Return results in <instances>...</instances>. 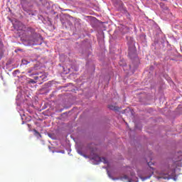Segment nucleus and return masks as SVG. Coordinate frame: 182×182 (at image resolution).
Instances as JSON below:
<instances>
[{
  "label": "nucleus",
  "mask_w": 182,
  "mask_h": 182,
  "mask_svg": "<svg viewBox=\"0 0 182 182\" xmlns=\"http://www.w3.org/2000/svg\"><path fill=\"white\" fill-rule=\"evenodd\" d=\"M21 4L23 9V11H29V9H28L29 6H31V4H29V2L26 0H21Z\"/></svg>",
  "instance_id": "6"
},
{
  "label": "nucleus",
  "mask_w": 182,
  "mask_h": 182,
  "mask_svg": "<svg viewBox=\"0 0 182 182\" xmlns=\"http://www.w3.org/2000/svg\"><path fill=\"white\" fill-rule=\"evenodd\" d=\"M108 176L109 178H112V180H119V178H113L112 176V174L109 171H107ZM119 180H122V181H124V180H127L128 182H137L136 180H137V177L134 175V173H131V177L127 176V175H124L123 176H121L119 178Z\"/></svg>",
  "instance_id": "4"
},
{
  "label": "nucleus",
  "mask_w": 182,
  "mask_h": 182,
  "mask_svg": "<svg viewBox=\"0 0 182 182\" xmlns=\"http://www.w3.org/2000/svg\"><path fill=\"white\" fill-rule=\"evenodd\" d=\"M127 45L129 46V56L132 58H136V47L134 46V38L132 37H128L127 38Z\"/></svg>",
  "instance_id": "3"
},
{
  "label": "nucleus",
  "mask_w": 182,
  "mask_h": 182,
  "mask_svg": "<svg viewBox=\"0 0 182 182\" xmlns=\"http://www.w3.org/2000/svg\"><path fill=\"white\" fill-rule=\"evenodd\" d=\"M19 72V70H16L14 71V73H18Z\"/></svg>",
  "instance_id": "15"
},
{
  "label": "nucleus",
  "mask_w": 182,
  "mask_h": 182,
  "mask_svg": "<svg viewBox=\"0 0 182 182\" xmlns=\"http://www.w3.org/2000/svg\"><path fill=\"white\" fill-rule=\"evenodd\" d=\"M109 109H110V110H117V107L114 106V105H109Z\"/></svg>",
  "instance_id": "10"
},
{
  "label": "nucleus",
  "mask_w": 182,
  "mask_h": 182,
  "mask_svg": "<svg viewBox=\"0 0 182 182\" xmlns=\"http://www.w3.org/2000/svg\"><path fill=\"white\" fill-rule=\"evenodd\" d=\"M62 58H63V55H61V56H60V60H62Z\"/></svg>",
  "instance_id": "16"
},
{
  "label": "nucleus",
  "mask_w": 182,
  "mask_h": 182,
  "mask_svg": "<svg viewBox=\"0 0 182 182\" xmlns=\"http://www.w3.org/2000/svg\"><path fill=\"white\" fill-rule=\"evenodd\" d=\"M14 28L18 31H22L23 29V24L21 22H18L14 25Z\"/></svg>",
  "instance_id": "7"
},
{
  "label": "nucleus",
  "mask_w": 182,
  "mask_h": 182,
  "mask_svg": "<svg viewBox=\"0 0 182 182\" xmlns=\"http://www.w3.org/2000/svg\"><path fill=\"white\" fill-rule=\"evenodd\" d=\"M22 65H28V63H29V62L28 60H26V59L22 60L21 61Z\"/></svg>",
  "instance_id": "11"
},
{
  "label": "nucleus",
  "mask_w": 182,
  "mask_h": 182,
  "mask_svg": "<svg viewBox=\"0 0 182 182\" xmlns=\"http://www.w3.org/2000/svg\"><path fill=\"white\" fill-rule=\"evenodd\" d=\"M176 174V166L172 165L171 167L167 166L166 168L162 172L161 178L164 180H170L172 177H174Z\"/></svg>",
  "instance_id": "2"
},
{
  "label": "nucleus",
  "mask_w": 182,
  "mask_h": 182,
  "mask_svg": "<svg viewBox=\"0 0 182 182\" xmlns=\"http://www.w3.org/2000/svg\"><path fill=\"white\" fill-rule=\"evenodd\" d=\"M57 153H62L63 154H65V151H57Z\"/></svg>",
  "instance_id": "14"
},
{
  "label": "nucleus",
  "mask_w": 182,
  "mask_h": 182,
  "mask_svg": "<svg viewBox=\"0 0 182 182\" xmlns=\"http://www.w3.org/2000/svg\"><path fill=\"white\" fill-rule=\"evenodd\" d=\"M30 83H36V81L33 80H30Z\"/></svg>",
  "instance_id": "13"
},
{
  "label": "nucleus",
  "mask_w": 182,
  "mask_h": 182,
  "mask_svg": "<svg viewBox=\"0 0 182 182\" xmlns=\"http://www.w3.org/2000/svg\"><path fill=\"white\" fill-rule=\"evenodd\" d=\"M77 151L78 154H80V156H84V157H86V156H85L83 154V152L82 151V150L77 149Z\"/></svg>",
  "instance_id": "12"
},
{
  "label": "nucleus",
  "mask_w": 182,
  "mask_h": 182,
  "mask_svg": "<svg viewBox=\"0 0 182 182\" xmlns=\"http://www.w3.org/2000/svg\"><path fill=\"white\" fill-rule=\"evenodd\" d=\"M38 41H40L39 43H35L34 45H42V41H43V38H42V36L38 35Z\"/></svg>",
  "instance_id": "9"
},
{
  "label": "nucleus",
  "mask_w": 182,
  "mask_h": 182,
  "mask_svg": "<svg viewBox=\"0 0 182 182\" xmlns=\"http://www.w3.org/2000/svg\"><path fill=\"white\" fill-rule=\"evenodd\" d=\"M33 132H34V136H36V137H37V139H41V137H42V136L41 135V133H39V132L36 131V129H33Z\"/></svg>",
  "instance_id": "8"
},
{
  "label": "nucleus",
  "mask_w": 182,
  "mask_h": 182,
  "mask_svg": "<svg viewBox=\"0 0 182 182\" xmlns=\"http://www.w3.org/2000/svg\"><path fill=\"white\" fill-rule=\"evenodd\" d=\"M27 75L30 77L34 76L33 78L35 79V80H38V82H41V83L42 82L46 81V77H48L46 73L41 71H35L34 68L28 70L27 72Z\"/></svg>",
  "instance_id": "1"
},
{
  "label": "nucleus",
  "mask_w": 182,
  "mask_h": 182,
  "mask_svg": "<svg viewBox=\"0 0 182 182\" xmlns=\"http://www.w3.org/2000/svg\"><path fill=\"white\" fill-rule=\"evenodd\" d=\"M91 161L93 163V164H99V163H104V164H107L109 163L106 158H100L99 155L95 154L91 155Z\"/></svg>",
  "instance_id": "5"
}]
</instances>
